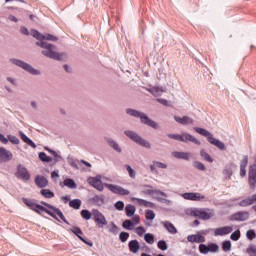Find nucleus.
Wrapping results in <instances>:
<instances>
[{
  "instance_id": "obj_1",
  "label": "nucleus",
  "mask_w": 256,
  "mask_h": 256,
  "mask_svg": "<svg viewBox=\"0 0 256 256\" xmlns=\"http://www.w3.org/2000/svg\"><path fill=\"white\" fill-rule=\"evenodd\" d=\"M22 203H24L30 211H34V213H37L38 215L46 213V215H49V217H52V219H55L56 221H59L60 218L66 225H71V223L67 221V218H65V214H63L61 209L53 206L52 204L45 201H40V204H38L37 200L28 198H22Z\"/></svg>"
},
{
  "instance_id": "obj_2",
  "label": "nucleus",
  "mask_w": 256,
  "mask_h": 256,
  "mask_svg": "<svg viewBox=\"0 0 256 256\" xmlns=\"http://www.w3.org/2000/svg\"><path fill=\"white\" fill-rule=\"evenodd\" d=\"M31 35L34 37V39L38 40V42H36V46L44 49L41 51L44 57H48V59H54V61H63V56L65 54L56 52L55 49H57V47L55 45L43 41L44 36L41 34V32H39V30L32 29Z\"/></svg>"
},
{
  "instance_id": "obj_3",
  "label": "nucleus",
  "mask_w": 256,
  "mask_h": 256,
  "mask_svg": "<svg viewBox=\"0 0 256 256\" xmlns=\"http://www.w3.org/2000/svg\"><path fill=\"white\" fill-rule=\"evenodd\" d=\"M126 114L130 115V117H135L136 119H140V123H142V125H147L152 129H159V124L154 120H152L151 118H149V116L143 112H140L133 108H127Z\"/></svg>"
},
{
  "instance_id": "obj_4",
  "label": "nucleus",
  "mask_w": 256,
  "mask_h": 256,
  "mask_svg": "<svg viewBox=\"0 0 256 256\" xmlns=\"http://www.w3.org/2000/svg\"><path fill=\"white\" fill-rule=\"evenodd\" d=\"M194 131H196L198 135H202V137H206L208 143H210V145H214V147H217V149H219L220 151H225L227 149V146H225V143L213 137V134H211L209 130L201 127H194Z\"/></svg>"
},
{
  "instance_id": "obj_5",
  "label": "nucleus",
  "mask_w": 256,
  "mask_h": 256,
  "mask_svg": "<svg viewBox=\"0 0 256 256\" xmlns=\"http://www.w3.org/2000/svg\"><path fill=\"white\" fill-rule=\"evenodd\" d=\"M124 135H126L128 139H130L137 145H140V147H144L145 149H151V143L145 138L141 137L137 132L133 130H125Z\"/></svg>"
},
{
  "instance_id": "obj_6",
  "label": "nucleus",
  "mask_w": 256,
  "mask_h": 256,
  "mask_svg": "<svg viewBox=\"0 0 256 256\" xmlns=\"http://www.w3.org/2000/svg\"><path fill=\"white\" fill-rule=\"evenodd\" d=\"M169 139H174L175 141H181L182 143H194V145H201V141L197 139L195 136L183 132L182 134H167Z\"/></svg>"
},
{
  "instance_id": "obj_7",
  "label": "nucleus",
  "mask_w": 256,
  "mask_h": 256,
  "mask_svg": "<svg viewBox=\"0 0 256 256\" xmlns=\"http://www.w3.org/2000/svg\"><path fill=\"white\" fill-rule=\"evenodd\" d=\"M185 213L189 217H199V219H203V221H208V219L213 217V213L207 212L205 209L201 208H188Z\"/></svg>"
},
{
  "instance_id": "obj_8",
  "label": "nucleus",
  "mask_w": 256,
  "mask_h": 256,
  "mask_svg": "<svg viewBox=\"0 0 256 256\" xmlns=\"http://www.w3.org/2000/svg\"><path fill=\"white\" fill-rule=\"evenodd\" d=\"M10 63H12L13 65H16V67H20V69H23L27 73H30V75H41V71H39L38 69H35L33 66H31V64L23 60L11 58Z\"/></svg>"
},
{
  "instance_id": "obj_9",
  "label": "nucleus",
  "mask_w": 256,
  "mask_h": 256,
  "mask_svg": "<svg viewBox=\"0 0 256 256\" xmlns=\"http://www.w3.org/2000/svg\"><path fill=\"white\" fill-rule=\"evenodd\" d=\"M92 217L99 229H103L107 225V218L98 209H92Z\"/></svg>"
},
{
  "instance_id": "obj_10",
  "label": "nucleus",
  "mask_w": 256,
  "mask_h": 256,
  "mask_svg": "<svg viewBox=\"0 0 256 256\" xmlns=\"http://www.w3.org/2000/svg\"><path fill=\"white\" fill-rule=\"evenodd\" d=\"M15 177H17V179H22V181H31V173H29V170L22 164L17 165Z\"/></svg>"
},
{
  "instance_id": "obj_11",
  "label": "nucleus",
  "mask_w": 256,
  "mask_h": 256,
  "mask_svg": "<svg viewBox=\"0 0 256 256\" xmlns=\"http://www.w3.org/2000/svg\"><path fill=\"white\" fill-rule=\"evenodd\" d=\"M104 185L106 188L109 189V191H111V193H114L115 195H122L123 197H125L127 195H130L131 193L129 190L119 185L109 184V183H106Z\"/></svg>"
},
{
  "instance_id": "obj_12",
  "label": "nucleus",
  "mask_w": 256,
  "mask_h": 256,
  "mask_svg": "<svg viewBox=\"0 0 256 256\" xmlns=\"http://www.w3.org/2000/svg\"><path fill=\"white\" fill-rule=\"evenodd\" d=\"M70 231L71 233L76 235L79 241H82V243H84L85 245H88V247H93V242L83 237V230H81L79 226H73V228H70Z\"/></svg>"
},
{
  "instance_id": "obj_13",
  "label": "nucleus",
  "mask_w": 256,
  "mask_h": 256,
  "mask_svg": "<svg viewBox=\"0 0 256 256\" xmlns=\"http://www.w3.org/2000/svg\"><path fill=\"white\" fill-rule=\"evenodd\" d=\"M88 183L97 191H103L105 186L103 185V180H101V175H97L95 177H90L88 179Z\"/></svg>"
},
{
  "instance_id": "obj_14",
  "label": "nucleus",
  "mask_w": 256,
  "mask_h": 256,
  "mask_svg": "<svg viewBox=\"0 0 256 256\" xmlns=\"http://www.w3.org/2000/svg\"><path fill=\"white\" fill-rule=\"evenodd\" d=\"M186 201H201L205 198V195H201L199 192H185L181 195Z\"/></svg>"
},
{
  "instance_id": "obj_15",
  "label": "nucleus",
  "mask_w": 256,
  "mask_h": 256,
  "mask_svg": "<svg viewBox=\"0 0 256 256\" xmlns=\"http://www.w3.org/2000/svg\"><path fill=\"white\" fill-rule=\"evenodd\" d=\"M13 159V153L5 147H0V163H9Z\"/></svg>"
},
{
  "instance_id": "obj_16",
  "label": "nucleus",
  "mask_w": 256,
  "mask_h": 256,
  "mask_svg": "<svg viewBox=\"0 0 256 256\" xmlns=\"http://www.w3.org/2000/svg\"><path fill=\"white\" fill-rule=\"evenodd\" d=\"M230 233H233V226H223L214 230L215 237H224V235H229Z\"/></svg>"
},
{
  "instance_id": "obj_17",
  "label": "nucleus",
  "mask_w": 256,
  "mask_h": 256,
  "mask_svg": "<svg viewBox=\"0 0 256 256\" xmlns=\"http://www.w3.org/2000/svg\"><path fill=\"white\" fill-rule=\"evenodd\" d=\"M249 219V212L239 211L230 216V221H247Z\"/></svg>"
},
{
  "instance_id": "obj_18",
  "label": "nucleus",
  "mask_w": 256,
  "mask_h": 256,
  "mask_svg": "<svg viewBox=\"0 0 256 256\" xmlns=\"http://www.w3.org/2000/svg\"><path fill=\"white\" fill-rule=\"evenodd\" d=\"M248 183H249L251 189L256 188V168H253V166L249 167Z\"/></svg>"
},
{
  "instance_id": "obj_19",
  "label": "nucleus",
  "mask_w": 256,
  "mask_h": 256,
  "mask_svg": "<svg viewBox=\"0 0 256 256\" xmlns=\"http://www.w3.org/2000/svg\"><path fill=\"white\" fill-rule=\"evenodd\" d=\"M174 121H176V123H179L180 125H193L195 123V120H193V118L189 116L180 117L174 115Z\"/></svg>"
},
{
  "instance_id": "obj_20",
  "label": "nucleus",
  "mask_w": 256,
  "mask_h": 256,
  "mask_svg": "<svg viewBox=\"0 0 256 256\" xmlns=\"http://www.w3.org/2000/svg\"><path fill=\"white\" fill-rule=\"evenodd\" d=\"M128 248L130 253L137 254L139 251H141V244H139V240L137 239L130 240L128 242Z\"/></svg>"
},
{
  "instance_id": "obj_21",
  "label": "nucleus",
  "mask_w": 256,
  "mask_h": 256,
  "mask_svg": "<svg viewBox=\"0 0 256 256\" xmlns=\"http://www.w3.org/2000/svg\"><path fill=\"white\" fill-rule=\"evenodd\" d=\"M34 181H35L37 187H39V189H45V187H47V185H49V180L47 179V177L42 176V175H37L35 177Z\"/></svg>"
},
{
  "instance_id": "obj_22",
  "label": "nucleus",
  "mask_w": 256,
  "mask_h": 256,
  "mask_svg": "<svg viewBox=\"0 0 256 256\" xmlns=\"http://www.w3.org/2000/svg\"><path fill=\"white\" fill-rule=\"evenodd\" d=\"M18 135L20 137V139L26 143V145H28L29 147H32V149H37V144H35V142H33V140H31V138H29L26 134L23 133V131H19Z\"/></svg>"
},
{
  "instance_id": "obj_23",
  "label": "nucleus",
  "mask_w": 256,
  "mask_h": 256,
  "mask_svg": "<svg viewBox=\"0 0 256 256\" xmlns=\"http://www.w3.org/2000/svg\"><path fill=\"white\" fill-rule=\"evenodd\" d=\"M249 164V156H244L240 162V177L247 176V165Z\"/></svg>"
},
{
  "instance_id": "obj_24",
  "label": "nucleus",
  "mask_w": 256,
  "mask_h": 256,
  "mask_svg": "<svg viewBox=\"0 0 256 256\" xmlns=\"http://www.w3.org/2000/svg\"><path fill=\"white\" fill-rule=\"evenodd\" d=\"M189 243H205V236L201 234H192L187 236Z\"/></svg>"
},
{
  "instance_id": "obj_25",
  "label": "nucleus",
  "mask_w": 256,
  "mask_h": 256,
  "mask_svg": "<svg viewBox=\"0 0 256 256\" xmlns=\"http://www.w3.org/2000/svg\"><path fill=\"white\" fill-rule=\"evenodd\" d=\"M60 187H68V189H77V182L72 178H66L63 182H60Z\"/></svg>"
},
{
  "instance_id": "obj_26",
  "label": "nucleus",
  "mask_w": 256,
  "mask_h": 256,
  "mask_svg": "<svg viewBox=\"0 0 256 256\" xmlns=\"http://www.w3.org/2000/svg\"><path fill=\"white\" fill-rule=\"evenodd\" d=\"M161 224L163 225L164 229H166V231H168V233H170L171 235L177 234V228L173 223L169 221H164L161 222Z\"/></svg>"
},
{
  "instance_id": "obj_27",
  "label": "nucleus",
  "mask_w": 256,
  "mask_h": 256,
  "mask_svg": "<svg viewBox=\"0 0 256 256\" xmlns=\"http://www.w3.org/2000/svg\"><path fill=\"white\" fill-rule=\"evenodd\" d=\"M137 211V208L133 204H127L125 206V213L127 217H133L135 216V212Z\"/></svg>"
},
{
  "instance_id": "obj_28",
  "label": "nucleus",
  "mask_w": 256,
  "mask_h": 256,
  "mask_svg": "<svg viewBox=\"0 0 256 256\" xmlns=\"http://www.w3.org/2000/svg\"><path fill=\"white\" fill-rule=\"evenodd\" d=\"M107 143L112 149H114V151H116V153H121L123 151L121 149V146H119V144L115 142V140L108 138Z\"/></svg>"
},
{
  "instance_id": "obj_29",
  "label": "nucleus",
  "mask_w": 256,
  "mask_h": 256,
  "mask_svg": "<svg viewBox=\"0 0 256 256\" xmlns=\"http://www.w3.org/2000/svg\"><path fill=\"white\" fill-rule=\"evenodd\" d=\"M175 159H183L184 161H189V153L188 152H178L175 151L172 153Z\"/></svg>"
},
{
  "instance_id": "obj_30",
  "label": "nucleus",
  "mask_w": 256,
  "mask_h": 256,
  "mask_svg": "<svg viewBox=\"0 0 256 256\" xmlns=\"http://www.w3.org/2000/svg\"><path fill=\"white\" fill-rule=\"evenodd\" d=\"M90 203L101 206L105 204V198L103 196L95 195L90 199Z\"/></svg>"
},
{
  "instance_id": "obj_31",
  "label": "nucleus",
  "mask_w": 256,
  "mask_h": 256,
  "mask_svg": "<svg viewBox=\"0 0 256 256\" xmlns=\"http://www.w3.org/2000/svg\"><path fill=\"white\" fill-rule=\"evenodd\" d=\"M40 195H42V197L45 199H53V197H55V192L51 191L50 189H41Z\"/></svg>"
},
{
  "instance_id": "obj_32",
  "label": "nucleus",
  "mask_w": 256,
  "mask_h": 256,
  "mask_svg": "<svg viewBox=\"0 0 256 256\" xmlns=\"http://www.w3.org/2000/svg\"><path fill=\"white\" fill-rule=\"evenodd\" d=\"M147 92L151 93V95H154V97H159V95H161V93H163V88H161L159 86H155L152 88H148Z\"/></svg>"
},
{
  "instance_id": "obj_33",
  "label": "nucleus",
  "mask_w": 256,
  "mask_h": 256,
  "mask_svg": "<svg viewBox=\"0 0 256 256\" xmlns=\"http://www.w3.org/2000/svg\"><path fill=\"white\" fill-rule=\"evenodd\" d=\"M138 205H143L144 207H149L150 209H155V203L147 201L141 198H137Z\"/></svg>"
},
{
  "instance_id": "obj_34",
  "label": "nucleus",
  "mask_w": 256,
  "mask_h": 256,
  "mask_svg": "<svg viewBox=\"0 0 256 256\" xmlns=\"http://www.w3.org/2000/svg\"><path fill=\"white\" fill-rule=\"evenodd\" d=\"M80 215L82 219H85V221H90V219L93 218V212L89 211L88 209L81 210Z\"/></svg>"
},
{
  "instance_id": "obj_35",
  "label": "nucleus",
  "mask_w": 256,
  "mask_h": 256,
  "mask_svg": "<svg viewBox=\"0 0 256 256\" xmlns=\"http://www.w3.org/2000/svg\"><path fill=\"white\" fill-rule=\"evenodd\" d=\"M122 227L126 231H133V229H135V226H134L133 222L130 219L124 220L123 223H122Z\"/></svg>"
},
{
  "instance_id": "obj_36",
  "label": "nucleus",
  "mask_w": 256,
  "mask_h": 256,
  "mask_svg": "<svg viewBox=\"0 0 256 256\" xmlns=\"http://www.w3.org/2000/svg\"><path fill=\"white\" fill-rule=\"evenodd\" d=\"M38 158L40 159V161H42V163H51V161H53V158H51V156H48L45 152H39Z\"/></svg>"
},
{
  "instance_id": "obj_37",
  "label": "nucleus",
  "mask_w": 256,
  "mask_h": 256,
  "mask_svg": "<svg viewBox=\"0 0 256 256\" xmlns=\"http://www.w3.org/2000/svg\"><path fill=\"white\" fill-rule=\"evenodd\" d=\"M146 195H161V197H167V193L161 191V190H151L147 189L144 191Z\"/></svg>"
},
{
  "instance_id": "obj_38",
  "label": "nucleus",
  "mask_w": 256,
  "mask_h": 256,
  "mask_svg": "<svg viewBox=\"0 0 256 256\" xmlns=\"http://www.w3.org/2000/svg\"><path fill=\"white\" fill-rule=\"evenodd\" d=\"M81 199H73L69 201V207H71L72 209H81Z\"/></svg>"
},
{
  "instance_id": "obj_39",
  "label": "nucleus",
  "mask_w": 256,
  "mask_h": 256,
  "mask_svg": "<svg viewBox=\"0 0 256 256\" xmlns=\"http://www.w3.org/2000/svg\"><path fill=\"white\" fill-rule=\"evenodd\" d=\"M108 231L109 233H112V235H118L119 231H121V228H119L115 222H111Z\"/></svg>"
},
{
  "instance_id": "obj_40",
  "label": "nucleus",
  "mask_w": 256,
  "mask_h": 256,
  "mask_svg": "<svg viewBox=\"0 0 256 256\" xmlns=\"http://www.w3.org/2000/svg\"><path fill=\"white\" fill-rule=\"evenodd\" d=\"M7 143H12V145H19L21 143V141L17 138V136L15 135H11V134H8L7 135Z\"/></svg>"
},
{
  "instance_id": "obj_41",
  "label": "nucleus",
  "mask_w": 256,
  "mask_h": 256,
  "mask_svg": "<svg viewBox=\"0 0 256 256\" xmlns=\"http://www.w3.org/2000/svg\"><path fill=\"white\" fill-rule=\"evenodd\" d=\"M144 241L148 243V245H153V243H155V235L152 233L144 234Z\"/></svg>"
},
{
  "instance_id": "obj_42",
  "label": "nucleus",
  "mask_w": 256,
  "mask_h": 256,
  "mask_svg": "<svg viewBox=\"0 0 256 256\" xmlns=\"http://www.w3.org/2000/svg\"><path fill=\"white\" fill-rule=\"evenodd\" d=\"M217 251H219V245L217 243H208V253H217Z\"/></svg>"
},
{
  "instance_id": "obj_43",
  "label": "nucleus",
  "mask_w": 256,
  "mask_h": 256,
  "mask_svg": "<svg viewBox=\"0 0 256 256\" xmlns=\"http://www.w3.org/2000/svg\"><path fill=\"white\" fill-rule=\"evenodd\" d=\"M221 245H222V250L225 253H229V251H231V247H233V245L229 240H224Z\"/></svg>"
},
{
  "instance_id": "obj_44",
  "label": "nucleus",
  "mask_w": 256,
  "mask_h": 256,
  "mask_svg": "<svg viewBox=\"0 0 256 256\" xmlns=\"http://www.w3.org/2000/svg\"><path fill=\"white\" fill-rule=\"evenodd\" d=\"M200 156L202 157V159H204L208 163H213V158L211 157V155H209V153H207V151L201 150Z\"/></svg>"
},
{
  "instance_id": "obj_45",
  "label": "nucleus",
  "mask_w": 256,
  "mask_h": 256,
  "mask_svg": "<svg viewBox=\"0 0 256 256\" xmlns=\"http://www.w3.org/2000/svg\"><path fill=\"white\" fill-rule=\"evenodd\" d=\"M231 241H239L241 239V230L236 229L234 232L230 235Z\"/></svg>"
},
{
  "instance_id": "obj_46",
  "label": "nucleus",
  "mask_w": 256,
  "mask_h": 256,
  "mask_svg": "<svg viewBox=\"0 0 256 256\" xmlns=\"http://www.w3.org/2000/svg\"><path fill=\"white\" fill-rule=\"evenodd\" d=\"M239 207H249V205H253V200H251V198L247 197L243 200H241L238 203Z\"/></svg>"
},
{
  "instance_id": "obj_47",
  "label": "nucleus",
  "mask_w": 256,
  "mask_h": 256,
  "mask_svg": "<svg viewBox=\"0 0 256 256\" xmlns=\"http://www.w3.org/2000/svg\"><path fill=\"white\" fill-rule=\"evenodd\" d=\"M157 247L160 249V251H167V249H169V245L165 240H159L157 242Z\"/></svg>"
},
{
  "instance_id": "obj_48",
  "label": "nucleus",
  "mask_w": 256,
  "mask_h": 256,
  "mask_svg": "<svg viewBox=\"0 0 256 256\" xmlns=\"http://www.w3.org/2000/svg\"><path fill=\"white\" fill-rule=\"evenodd\" d=\"M129 236V232L122 231L119 233V241H121V243H127Z\"/></svg>"
},
{
  "instance_id": "obj_49",
  "label": "nucleus",
  "mask_w": 256,
  "mask_h": 256,
  "mask_svg": "<svg viewBox=\"0 0 256 256\" xmlns=\"http://www.w3.org/2000/svg\"><path fill=\"white\" fill-rule=\"evenodd\" d=\"M42 41H59V37L53 35V34H43Z\"/></svg>"
},
{
  "instance_id": "obj_50",
  "label": "nucleus",
  "mask_w": 256,
  "mask_h": 256,
  "mask_svg": "<svg viewBox=\"0 0 256 256\" xmlns=\"http://www.w3.org/2000/svg\"><path fill=\"white\" fill-rule=\"evenodd\" d=\"M52 157L55 158V163H59V161H63V157L57 153V151L50 149L49 152Z\"/></svg>"
},
{
  "instance_id": "obj_51",
  "label": "nucleus",
  "mask_w": 256,
  "mask_h": 256,
  "mask_svg": "<svg viewBox=\"0 0 256 256\" xmlns=\"http://www.w3.org/2000/svg\"><path fill=\"white\" fill-rule=\"evenodd\" d=\"M199 251L202 255L209 254V245L203 244V242L199 245Z\"/></svg>"
},
{
  "instance_id": "obj_52",
  "label": "nucleus",
  "mask_w": 256,
  "mask_h": 256,
  "mask_svg": "<svg viewBox=\"0 0 256 256\" xmlns=\"http://www.w3.org/2000/svg\"><path fill=\"white\" fill-rule=\"evenodd\" d=\"M233 167H235L234 163L227 164L224 169V174L233 175Z\"/></svg>"
},
{
  "instance_id": "obj_53",
  "label": "nucleus",
  "mask_w": 256,
  "mask_h": 256,
  "mask_svg": "<svg viewBox=\"0 0 256 256\" xmlns=\"http://www.w3.org/2000/svg\"><path fill=\"white\" fill-rule=\"evenodd\" d=\"M157 102L163 105L164 107H173V103H171V101L164 98H158Z\"/></svg>"
},
{
  "instance_id": "obj_54",
  "label": "nucleus",
  "mask_w": 256,
  "mask_h": 256,
  "mask_svg": "<svg viewBox=\"0 0 256 256\" xmlns=\"http://www.w3.org/2000/svg\"><path fill=\"white\" fill-rule=\"evenodd\" d=\"M193 167H195V169H198V171H205L207 169L205 167V164H203L202 162H199V161H194Z\"/></svg>"
},
{
  "instance_id": "obj_55",
  "label": "nucleus",
  "mask_w": 256,
  "mask_h": 256,
  "mask_svg": "<svg viewBox=\"0 0 256 256\" xmlns=\"http://www.w3.org/2000/svg\"><path fill=\"white\" fill-rule=\"evenodd\" d=\"M145 217L147 221H153V219H155V212L153 210H146Z\"/></svg>"
},
{
  "instance_id": "obj_56",
  "label": "nucleus",
  "mask_w": 256,
  "mask_h": 256,
  "mask_svg": "<svg viewBox=\"0 0 256 256\" xmlns=\"http://www.w3.org/2000/svg\"><path fill=\"white\" fill-rule=\"evenodd\" d=\"M114 208L116 209V211H123V209H125V202L118 200L114 204Z\"/></svg>"
},
{
  "instance_id": "obj_57",
  "label": "nucleus",
  "mask_w": 256,
  "mask_h": 256,
  "mask_svg": "<svg viewBox=\"0 0 256 256\" xmlns=\"http://www.w3.org/2000/svg\"><path fill=\"white\" fill-rule=\"evenodd\" d=\"M68 164L73 167L74 169H79V166L77 165V162H75V159H73V156L69 155L67 157Z\"/></svg>"
},
{
  "instance_id": "obj_58",
  "label": "nucleus",
  "mask_w": 256,
  "mask_h": 256,
  "mask_svg": "<svg viewBox=\"0 0 256 256\" xmlns=\"http://www.w3.org/2000/svg\"><path fill=\"white\" fill-rule=\"evenodd\" d=\"M246 237L249 241H253V239L256 238V233H255V230L253 229H250L246 232Z\"/></svg>"
},
{
  "instance_id": "obj_59",
  "label": "nucleus",
  "mask_w": 256,
  "mask_h": 256,
  "mask_svg": "<svg viewBox=\"0 0 256 256\" xmlns=\"http://www.w3.org/2000/svg\"><path fill=\"white\" fill-rule=\"evenodd\" d=\"M246 253L250 256H256V246L255 245H250L247 250Z\"/></svg>"
},
{
  "instance_id": "obj_60",
  "label": "nucleus",
  "mask_w": 256,
  "mask_h": 256,
  "mask_svg": "<svg viewBox=\"0 0 256 256\" xmlns=\"http://www.w3.org/2000/svg\"><path fill=\"white\" fill-rule=\"evenodd\" d=\"M125 168L128 171V174L131 177V179H135V177H136L135 170L132 169L131 165L126 164Z\"/></svg>"
},
{
  "instance_id": "obj_61",
  "label": "nucleus",
  "mask_w": 256,
  "mask_h": 256,
  "mask_svg": "<svg viewBox=\"0 0 256 256\" xmlns=\"http://www.w3.org/2000/svg\"><path fill=\"white\" fill-rule=\"evenodd\" d=\"M130 221L133 223V225H134V227H135L136 225H139V223H141V216H139V215H134V216L132 217V219H130Z\"/></svg>"
},
{
  "instance_id": "obj_62",
  "label": "nucleus",
  "mask_w": 256,
  "mask_h": 256,
  "mask_svg": "<svg viewBox=\"0 0 256 256\" xmlns=\"http://www.w3.org/2000/svg\"><path fill=\"white\" fill-rule=\"evenodd\" d=\"M153 164L155 165V167H157V169H167V164L163 162L153 161Z\"/></svg>"
},
{
  "instance_id": "obj_63",
  "label": "nucleus",
  "mask_w": 256,
  "mask_h": 256,
  "mask_svg": "<svg viewBox=\"0 0 256 256\" xmlns=\"http://www.w3.org/2000/svg\"><path fill=\"white\" fill-rule=\"evenodd\" d=\"M135 233H137V235L139 237H143V234L145 233V227L143 226H138L136 229H135Z\"/></svg>"
},
{
  "instance_id": "obj_64",
  "label": "nucleus",
  "mask_w": 256,
  "mask_h": 256,
  "mask_svg": "<svg viewBox=\"0 0 256 256\" xmlns=\"http://www.w3.org/2000/svg\"><path fill=\"white\" fill-rule=\"evenodd\" d=\"M156 201H158V203H164L165 205H171V200L167 198L156 197Z\"/></svg>"
}]
</instances>
